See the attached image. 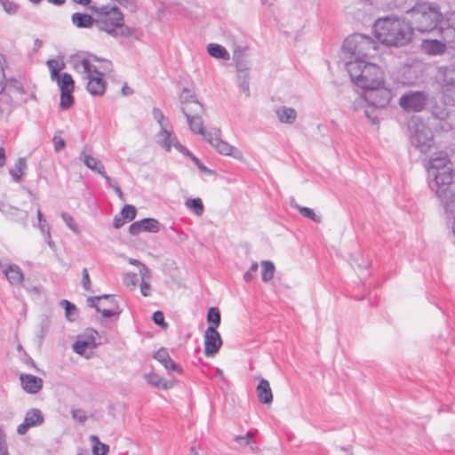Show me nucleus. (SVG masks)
<instances>
[{
  "label": "nucleus",
  "instance_id": "obj_1",
  "mask_svg": "<svg viewBox=\"0 0 455 455\" xmlns=\"http://www.w3.org/2000/svg\"><path fill=\"white\" fill-rule=\"evenodd\" d=\"M429 187L446 212L455 214V174L453 165L443 152H436L428 161Z\"/></svg>",
  "mask_w": 455,
  "mask_h": 455
},
{
  "label": "nucleus",
  "instance_id": "obj_2",
  "mask_svg": "<svg viewBox=\"0 0 455 455\" xmlns=\"http://www.w3.org/2000/svg\"><path fill=\"white\" fill-rule=\"evenodd\" d=\"M70 65L86 83L87 91L95 96H101L106 91V83L102 76L112 69V63L107 60H100L96 56L81 52L70 57Z\"/></svg>",
  "mask_w": 455,
  "mask_h": 455
},
{
  "label": "nucleus",
  "instance_id": "obj_3",
  "mask_svg": "<svg viewBox=\"0 0 455 455\" xmlns=\"http://www.w3.org/2000/svg\"><path fill=\"white\" fill-rule=\"evenodd\" d=\"M374 33L381 44L387 46L402 47L411 41L413 28L403 18L387 16L375 21Z\"/></svg>",
  "mask_w": 455,
  "mask_h": 455
},
{
  "label": "nucleus",
  "instance_id": "obj_4",
  "mask_svg": "<svg viewBox=\"0 0 455 455\" xmlns=\"http://www.w3.org/2000/svg\"><path fill=\"white\" fill-rule=\"evenodd\" d=\"M410 24L419 33H428L435 30L440 24L443 15L438 6L433 3L423 2L416 4L407 12Z\"/></svg>",
  "mask_w": 455,
  "mask_h": 455
},
{
  "label": "nucleus",
  "instance_id": "obj_5",
  "mask_svg": "<svg viewBox=\"0 0 455 455\" xmlns=\"http://www.w3.org/2000/svg\"><path fill=\"white\" fill-rule=\"evenodd\" d=\"M346 68L351 80L362 89L376 86L383 83V72L375 63L366 60H347Z\"/></svg>",
  "mask_w": 455,
  "mask_h": 455
},
{
  "label": "nucleus",
  "instance_id": "obj_6",
  "mask_svg": "<svg viewBox=\"0 0 455 455\" xmlns=\"http://www.w3.org/2000/svg\"><path fill=\"white\" fill-rule=\"evenodd\" d=\"M363 90V99H360L359 100L367 103L364 114L373 124H377L379 118L375 111L376 109L383 108L388 105L392 99L391 91L385 86L384 81L380 83V84L370 86Z\"/></svg>",
  "mask_w": 455,
  "mask_h": 455
},
{
  "label": "nucleus",
  "instance_id": "obj_7",
  "mask_svg": "<svg viewBox=\"0 0 455 455\" xmlns=\"http://www.w3.org/2000/svg\"><path fill=\"white\" fill-rule=\"evenodd\" d=\"M377 51V43L363 34H353L343 44V52L348 54V60L363 61L372 57Z\"/></svg>",
  "mask_w": 455,
  "mask_h": 455
},
{
  "label": "nucleus",
  "instance_id": "obj_8",
  "mask_svg": "<svg viewBox=\"0 0 455 455\" xmlns=\"http://www.w3.org/2000/svg\"><path fill=\"white\" fill-rule=\"evenodd\" d=\"M93 12L96 15L95 27L114 37L117 36V27L124 24V15L120 9L115 5H101L94 7Z\"/></svg>",
  "mask_w": 455,
  "mask_h": 455
},
{
  "label": "nucleus",
  "instance_id": "obj_9",
  "mask_svg": "<svg viewBox=\"0 0 455 455\" xmlns=\"http://www.w3.org/2000/svg\"><path fill=\"white\" fill-rule=\"evenodd\" d=\"M411 144L421 153H427L434 146L431 129L419 117L413 116L408 122Z\"/></svg>",
  "mask_w": 455,
  "mask_h": 455
},
{
  "label": "nucleus",
  "instance_id": "obj_10",
  "mask_svg": "<svg viewBox=\"0 0 455 455\" xmlns=\"http://www.w3.org/2000/svg\"><path fill=\"white\" fill-rule=\"evenodd\" d=\"M156 142L166 152H171L174 148L181 154H188L189 150L182 146L173 132L172 124H164L156 134Z\"/></svg>",
  "mask_w": 455,
  "mask_h": 455
},
{
  "label": "nucleus",
  "instance_id": "obj_11",
  "mask_svg": "<svg viewBox=\"0 0 455 455\" xmlns=\"http://www.w3.org/2000/svg\"><path fill=\"white\" fill-rule=\"evenodd\" d=\"M87 304L91 307H95L105 318L118 315L122 311L115 298L108 294L89 297Z\"/></svg>",
  "mask_w": 455,
  "mask_h": 455
},
{
  "label": "nucleus",
  "instance_id": "obj_12",
  "mask_svg": "<svg viewBox=\"0 0 455 455\" xmlns=\"http://www.w3.org/2000/svg\"><path fill=\"white\" fill-rule=\"evenodd\" d=\"M436 81L443 94L455 95V60L448 65L437 68Z\"/></svg>",
  "mask_w": 455,
  "mask_h": 455
},
{
  "label": "nucleus",
  "instance_id": "obj_13",
  "mask_svg": "<svg viewBox=\"0 0 455 455\" xmlns=\"http://www.w3.org/2000/svg\"><path fill=\"white\" fill-rule=\"evenodd\" d=\"M46 65L51 72V79L55 82L61 92H73L75 87L74 80L70 74H60L62 66L56 60H49Z\"/></svg>",
  "mask_w": 455,
  "mask_h": 455
},
{
  "label": "nucleus",
  "instance_id": "obj_14",
  "mask_svg": "<svg viewBox=\"0 0 455 455\" xmlns=\"http://www.w3.org/2000/svg\"><path fill=\"white\" fill-rule=\"evenodd\" d=\"M427 95L424 92L410 91L399 99V104L405 111L419 112L424 109Z\"/></svg>",
  "mask_w": 455,
  "mask_h": 455
},
{
  "label": "nucleus",
  "instance_id": "obj_15",
  "mask_svg": "<svg viewBox=\"0 0 455 455\" xmlns=\"http://www.w3.org/2000/svg\"><path fill=\"white\" fill-rule=\"evenodd\" d=\"M205 140L221 155L232 156L239 161H242L243 158L241 150L220 139V130H215L212 133H210V135H205Z\"/></svg>",
  "mask_w": 455,
  "mask_h": 455
},
{
  "label": "nucleus",
  "instance_id": "obj_16",
  "mask_svg": "<svg viewBox=\"0 0 455 455\" xmlns=\"http://www.w3.org/2000/svg\"><path fill=\"white\" fill-rule=\"evenodd\" d=\"M204 354L212 356L220 350L222 345L220 334L213 327H208L204 332Z\"/></svg>",
  "mask_w": 455,
  "mask_h": 455
},
{
  "label": "nucleus",
  "instance_id": "obj_17",
  "mask_svg": "<svg viewBox=\"0 0 455 455\" xmlns=\"http://www.w3.org/2000/svg\"><path fill=\"white\" fill-rule=\"evenodd\" d=\"M97 331L92 329H88L83 335L77 338V340L73 344V350L75 353L84 355L87 348H94L96 344Z\"/></svg>",
  "mask_w": 455,
  "mask_h": 455
},
{
  "label": "nucleus",
  "instance_id": "obj_18",
  "mask_svg": "<svg viewBox=\"0 0 455 455\" xmlns=\"http://www.w3.org/2000/svg\"><path fill=\"white\" fill-rule=\"evenodd\" d=\"M439 25L442 39L445 44H455V12L446 14L445 19H442Z\"/></svg>",
  "mask_w": 455,
  "mask_h": 455
},
{
  "label": "nucleus",
  "instance_id": "obj_19",
  "mask_svg": "<svg viewBox=\"0 0 455 455\" xmlns=\"http://www.w3.org/2000/svg\"><path fill=\"white\" fill-rule=\"evenodd\" d=\"M183 114L186 116L189 129L192 132L202 135L204 140H205V135H210V133L213 132H205L204 130V122L202 119V115L204 112L196 113L194 111H189L188 108H184Z\"/></svg>",
  "mask_w": 455,
  "mask_h": 455
},
{
  "label": "nucleus",
  "instance_id": "obj_20",
  "mask_svg": "<svg viewBox=\"0 0 455 455\" xmlns=\"http://www.w3.org/2000/svg\"><path fill=\"white\" fill-rule=\"evenodd\" d=\"M44 416L40 410L30 409L25 415L24 421L17 427V433L20 435H25L30 427H37L43 424Z\"/></svg>",
  "mask_w": 455,
  "mask_h": 455
},
{
  "label": "nucleus",
  "instance_id": "obj_21",
  "mask_svg": "<svg viewBox=\"0 0 455 455\" xmlns=\"http://www.w3.org/2000/svg\"><path fill=\"white\" fill-rule=\"evenodd\" d=\"M80 161L90 170L102 176L107 182H111V178L106 173L103 164L83 149L79 156Z\"/></svg>",
  "mask_w": 455,
  "mask_h": 455
},
{
  "label": "nucleus",
  "instance_id": "obj_22",
  "mask_svg": "<svg viewBox=\"0 0 455 455\" xmlns=\"http://www.w3.org/2000/svg\"><path fill=\"white\" fill-rule=\"evenodd\" d=\"M419 48L426 55L441 56L446 52L447 44L443 39H423Z\"/></svg>",
  "mask_w": 455,
  "mask_h": 455
},
{
  "label": "nucleus",
  "instance_id": "obj_23",
  "mask_svg": "<svg viewBox=\"0 0 455 455\" xmlns=\"http://www.w3.org/2000/svg\"><path fill=\"white\" fill-rule=\"evenodd\" d=\"M180 102L182 113H184V108H188L189 111L196 113L204 112L203 105L196 100V95L188 89H183L180 96Z\"/></svg>",
  "mask_w": 455,
  "mask_h": 455
},
{
  "label": "nucleus",
  "instance_id": "obj_24",
  "mask_svg": "<svg viewBox=\"0 0 455 455\" xmlns=\"http://www.w3.org/2000/svg\"><path fill=\"white\" fill-rule=\"evenodd\" d=\"M0 268L11 284L19 285L22 283L24 275L19 266L15 264H9L5 266L3 262H0Z\"/></svg>",
  "mask_w": 455,
  "mask_h": 455
},
{
  "label": "nucleus",
  "instance_id": "obj_25",
  "mask_svg": "<svg viewBox=\"0 0 455 455\" xmlns=\"http://www.w3.org/2000/svg\"><path fill=\"white\" fill-rule=\"evenodd\" d=\"M153 357L157 360L165 370L171 373L176 371L178 373L181 372L180 367L176 364L173 360L170 357L169 353L165 347H161L158 349L153 355Z\"/></svg>",
  "mask_w": 455,
  "mask_h": 455
},
{
  "label": "nucleus",
  "instance_id": "obj_26",
  "mask_svg": "<svg viewBox=\"0 0 455 455\" xmlns=\"http://www.w3.org/2000/svg\"><path fill=\"white\" fill-rule=\"evenodd\" d=\"M20 379L23 389L29 394H36L43 387V379L31 374H20Z\"/></svg>",
  "mask_w": 455,
  "mask_h": 455
},
{
  "label": "nucleus",
  "instance_id": "obj_27",
  "mask_svg": "<svg viewBox=\"0 0 455 455\" xmlns=\"http://www.w3.org/2000/svg\"><path fill=\"white\" fill-rule=\"evenodd\" d=\"M256 391L260 403L264 404H270L273 402V393L270 384L267 379H259Z\"/></svg>",
  "mask_w": 455,
  "mask_h": 455
},
{
  "label": "nucleus",
  "instance_id": "obj_28",
  "mask_svg": "<svg viewBox=\"0 0 455 455\" xmlns=\"http://www.w3.org/2000/svg\"><path fill=\"white\" fill-rule=\"evenodd\" d=\"M143 377L148 384L164 390L170 389L174 386L173 381L166 380L154 371L145 373Z\"/></svg>",
  "mask_w": 455,
  "mask_h": 455
},
{
  "label": "nucleus",
  "instance_id": "obj_29",
  "mask_svg": "<svg viewBox=\"0 0 455 455\" xmlns=\"http://www.w3.org/2000/svg\"><path fill=\"white\" fill-rule=\"evenodd\" d=\"M371 4H376L378 7L386 10H395L403 8L409 0H367Z\"/></svg>",
  "mask_w": 455,
  "mask_h": 455
},
{
  "label": "nucleus",
  "instance_id": "obj_30",
  "mask_svg": "<svg viewBox=\"0 0 455 455\" xmlns=\"http://www.w3.org/2000/svg\"><path fill=\"white\" fill-rule=\"evenodd\" d=\"M276 115L281 123L292 124L297 118V112L292 108L281 107L276 109Z\"/></svg>",
  "mask_w": 455,
  "mask_h": 455
},
{
  "label": "nucleus",
  "instance_id": "obj_31",
  "mask_svg": "<svg viewBox=\"0 0 455 455\" xmlns=\"http://www.w3.org/2000/svg\"><path fill=\"white\" fill-rule=\"evenodd\" d=\"M207 52L210 56L215 59L228 60L230 59L229 52L226 50L225 47L219 44H209L207 45Z\"/></svg>",
  "mask_w": 455,
  "mask_h": 455
},
{
  "label": "nucleus",
  "instance_id": "obj_32",
  "mask_svg": "<svg viewBox=\"0 0 455 455\" xmlns=\"http://www.w3.org/2000/svg\"><path fill=\"white\" fill-rule=\"evenodd\" d=\"M72 22L77 28H90L95 25V19L89 14L75 12L72 15Z\"/></svg>",
  "mask_w": 455,
  "mask_h": 455
},
{
  "label": "nucleus",
  "instance_id": "obj_33",
  "mask_svg": "<svg viewBox=\"0 0 455 455\" xmlns=\"http://www.w3.org/2000/svg\"><path fill=\"white\" fill-rule=\"evenodd\" d=\"M26 169H27L26 159L23 157L18 158L14 166L12 169H10V171H9L12 180L15 182H19L21 180Z\"/></svg>",
  "mask_w": 455,
  "mask_h": 455
},
{
  "label": "nucleus",
  "instance_id": "obj_34",
  "mask_svg": "<svg viewBox=\"0 0 455 455\" xmlns=\"http://www.w3.org/2000/svg\"><path fill=\"white\" fill-rule=\"evenodd\" d=\"M3 213L13 220H26L28 218L27 212L21 211L7 204L3 207Z\"/></svg>",
  "mask_w": 455,
  "mask_h": 455
},
{
  "label": "nucleus",
  "instance_id": "obj_35",
  "mask_svg": "<svg viewBox=\"0 0 455 455\" xmlns=\"http://www.w3.org/2000/svg\"><path fill=\"white\" fill-rule=\"evenodd\" d=\"M291 205L297 209L299 213L301 215H303L305 218H307V219H310L312 220L313 221L316 222V223H319L321 222L322 220V218L321 216L319 215H316L315 213V212L311 209V208H308V207H305V206H300L295 201L294 199L291 200Z\"/></svg>",
  "mask_w": 455,
  "mask_h": 455
},
{
  "label": "nucleus",
  "instance_id": "obj_36",
  "mask_svg": "<svg viewBox=\"0 0 455 455\" xmlns=\"http://www.w3.org/2000/svg\"><path fill=\"white\" fill-rule=\"evenodd\" d=\"M90 441L92 444L93 455H107L109 447L107 444L101 443L97 435H90Z\"/></svg>",
  "mask_w": 455,
  "mask_h": 455
},
{
  "label": "nucleus",
  "instance_id": "obj_37",
  "mask_svg": "<svg viewBox=\"0 0 455 455\" xmlns=\"http://www.w3.org/2000/svg\"><path fill=\"white\" fill-rule=\"evenodd\" d=\"M261 267H262V271H261L262 281L265 283H267L274 277V274H275V265L273 262H271L269 260H263L261 262Z\"/></svg>",
  "mask_w": 455,
  "mask_h": 455
},
{
  "label": "nucleus",
  "instance_id": "obj_38",
  "mask_svg": "<svg viewBox=\"0 0 455 455\" xmlns=\"http://www.w3.org/2000/svg\"><path fill=\"white\" fill-rule=\"evenodd\" d=\"M187 208L192 210L196 216L203 215L204 207L200 198L188 199L185 203Z\"/></svg>",
  "mask_w": 455,
  "mask_h": 455
},
{
  "label": "nucleus",
  "instance_id": "obj_39",
  "mask_svg": "<svg viewBox=\"0 0 455 455\" xmlns=\"http://www.w3.org/2000/svg\"><path fill=\"white\" fill-rule=\"evenodd\" d=\"M207 321L211 324L209 327H213L216 330L220 324V313L218 308L211 307L207 314Z\"/></svg>",
  "mask_w": 455,
  "mask_h": 455
},
{
  "label": "nucleus",
  "instance_id": "obj_40",
  "mask_svg": "<svg viewBox=\"0 0 455 455\" xmlns=\"http://www.w3.org/2000/svg\"><path fill=\"white\" fill-rule=\"evenodd\" d=\"M239 91L245 95L246 98L250 96V84L248 73L244 75H238Z\"/></svg>",
  "mask_w": 455,
  "mask_h": 455
},
{
  "label": "nucleus",
  "instance_id": "obj_41",
  "mask_svg": "<svg viewBox=\"0 0 455 455\" xmlns=\"http://www.w3.org/2000/svg\"><path fill=\"white\" fill-rule=\"evenodd\" d=\"M143 231L156 233L159 231V222L151 218L143 219Z\"/></svg>",
  "mask_w": 455,
  "mask_h": 455
},
{
  "label": "nucleus",
  "instance_id": "obj_42",
  "mask_svg": "<svg viewBox=\"0 0 455 455\" xmlns=\"http://www.w3.org/2000/svg\"><path fill=\"white\" fill-rule=\"evenodd\" d=\"M73 92H61L60 93V108L62 109L69 108L73 102L74 98L72 96Z\"/></svg>",
  "mask_w": 455,
  "mask_h": 455
},
{
  "label": "nucleus",
  "instance_id": "obj_43",
  "mask_svg": "<svg viewBox=\"0 0 455 455\" xmlns=\"http://www.w3.org/2000/svg\"><path fill=\"white\" fill-rule=\"evenodd\" d=\"M136 208L133 205L126 204L122 211L120 212V215L125 220H132L136 217Z\"/></svg>",
  "mask_w": 455,
  "mask_h": 455
},
{
  "label": "nucleus",
  "instance_id": "obj_44",
  "mask_svg": "<svg viewBox=\"0 0 455 455\" xmlns=\"http://www.w3.org/2000/svg\"><path fill=\"white\" fill-rule=\"evenodd\" d=\"M152 114H153V117L154 119L157 122V124H159V127L160 129H162V127L164 126V124H172L169 120H167L164 115V113L162 112V110L158 108H153V111H152Z\"/></svg>",
  "mask_w": 455,
  "mask_h": 455
},
{
  "label": "nucleus",
  "instance_id": "obj_45",
  "mask_svg": "<svg viewBox=\"0 0 455 455\" xmlns=\"http://www.w3.org/2000/svg\"><path fill=\"white\" fill-rule=\"evenodd\" d=\"M60 304L65 307L66 317L68 318V320H74L73 315L76 313V306L67 299H62Z\"/></svg>",
  "mask_w": 455,
  "mask_h": 455
},
{
  "label": "nucleus",
  "instance_id": "obj_46",
  "mask_svg": "<svg viewBox=\"0 0 455 455\" xmlns=\"http://www.w3.org/2000/svg\"><path fill=\"white\" fill-rule=\"evenodd\" d=\"M0 4L8 14H14L19 9L18 4L11 0H0Z\"/></svg>",
  "mask_w": 455,
  "mask_h": 455
},
{
  "label": "nucleus",
  "instance_id": "obj_47",
  "mask_svg": "<svg viewBox=\"0 0 455 455\" xmlns=\"http://www.w3.org/2000/svg\"><path fill=\"white\" fill-rule=\"evenodd\" d=\"M61 218H62L63 221L66 223V225L72 231H74L75 233H79L78 226L76 224L75 220L71 215H69L66 212H63V213H61Z\"/></svg>",
  "mask_w": 455,
  "mask_h": 455
},
{
  "label": "nucleus",
  "instance_id": "obj_48",
  "mask_svg": "<svg viewBox=\"0 0 455 455\" xmlns=\"http://www.w3.org/2000/svg\"><path fill=\"white\" fill-rule=\"evenodd\" d=\"M153 321L156 325L161 326L163 329H166L168 326L164 321V314L161 311H156L153 314Z\"/></svg>",
  "mask_w": 455,
  "mask_h": 455
},
{
  "label": "nucleus",
  "instance_id": "obj_49",
  "mask_svg": "<svg viewBox=\"0 0 455 455\" xmlns=\"http://www.w3.org/2000/svg\"><path fill=\"white\" fill-rule=\"evenodd\" d=\"M191 158V160L196 164L198 169L204 173H211L212 171L208 169L196 156H195L190 151L188 154H184Z\"/></svg>",
  "mask_w": 455,
  "mask_h": 455
},
{
  "label": "nucleus",
  "instance_id": "obj_50",
  "mask_svg": "<svg viewBox=\"0 0 455 455\" xmlns=\"http://www.w3.org/2000/svg\"><path fill=\"white\" fill-rule=\"evenodd\" d=\"M259 265L257 262H253L249 270L244 274L243 279L245 282H251L254 278V274L257 272Z\"/></svg>",
  "mask_w": 455,
  "mask_h": 455
},
{
  "label": "nucleus",
  "instance_id": "obj_51",
  "mask_svg": "<svg viewBox=\"0 0 455 455\" xmlns=\"http://www.w3.org/2000/svg\"><path fill=\"white\" fill-rule=\"evenodd\" d=\"M83 278H82V286L85 291H91L92 288V283L89 276V273L87 268H84L82 271Z\"/></svg>",
  "mask_w": 455,
  "mask_h": 455
},
{
  "label": "nucleus",
  "instance_id": "obj_52",
  "mask_svg": "<svg viewBox=\"0 0 455 455\" xmlns=\"http://www.w3.org/2000/svg\"><path fill=\"white\" fill-rule=\"evenodd\" d=\"M36 216H37V223L36 224L34 223L33 224L34 227L38 228L40 232L42 231L43 226L45 228H49V226L46 222V220L44 219L40 208L37 209Z\"/></svg>",
  "mask_w": 455,
  "mask_h": 455
},
{
  "label": "nucleus",
  "instance_id": "obj_53",
  "mask_svg": "<svg viewBox=\"0 0 455 455\" xmlns=\"http://www.w3.org/2000/svg\"><path fill=\"white\" fill-rule=\"evenodd\" d=\"M142 226L143 220L133 222L129 228L130 234L133 235L140 234L141 231H143Z\"/></svg>",
  "mask_w": 455,
  "mask_h": 455
},
{
  "label": "nucleus",
  "instance_id": "obj_54",
  "mask_svg": "<svg viewBox=\"0 0 455 455\" xmlns=\"http://www.w3.org/2000/svg\"><path fill=\"white\" fill-rule=\"evenodd\" d=\"M72 417L75 420L84 423L86 419V414L82 409H76L72 411Z\"/></svg>",
  "mask_w": 455,
  "mask_h": 455
},
{
  "label": "nucleus",
  "instance_id": "obj_55",
  "mask_svg": "<svg viewBox=\"0 0 455 455\" xmlns=\"http://www.w3.org/2000/svg\"><path fill=\"white\" fill-rule=\"evenodd\" d=\"M0 455H8V449L5 443V435L0 427Z\"/></svg>",
  "mask_w": 455,
  "mask_h": 455
},
{
  "label": "nucleus",
  "instance_id": "obj_56",
  "mask_svg": "<svg viewBox=\"0 0 455 455\" xmlns=\"http://www.w3.org/2000/svg\"><path fill=\"white\" fill-rule=\"evenodd\" d=\"M3 60L4 57L0 53V93L4 91L5 86V76L4 72Z\"/></svg>",
  "mask_w": 455,
  "mask_h": 455
},
{
  "label": "nucleus",
  "instance_id": "obj_57",
  "mask_svg": "<svg viewBox=\"0 0 455 455\" xmlns=\"http://www.w3.org/2000/svg\"><path fill=\"white\" fill-rule=\"evenodd\" d=\"M140 275L141 276V281H147L150 278V275H151V273H150V269L144 264H142L140 267Z\"/></svg>",
  "mask_w": 455,
  "mask_h": 455
},
{
  "label": "nucleus",
  "instance_id": "obj_58",
  "mask_svg": "<svg viewBox=\"0 0 455 455\" xmlns=\"http://www.w3.org/2000/svg\"><path fill=\"white\" fill-rule=\"evenodd\" d=\"M53 141H54V149L56 152L60 151L66 145L65 140L60 137L55 136L53 138Z\"/></svg>",
  "mask_w": 455,
  "mask_h": 455
},
{
  "label": "nucleus",
  "instance_id": "obj_59",
  "mask_svg": "<svg viewBox=\"0 0 455 455\" xmlns=\"http://www.w3.org/2000/svg\"><path fill=\"white\" fill-rule=\"evenodd\" d=\"M150 285L147 281H141L140 292L143 296L148 297L150 295Z\"/></svg>",
  "mask_w": 455,
  "mask_h": 455
},
{
  "label": "nucleus",
  "instance_id": "obj_60",
  "mask_svg": "<svg viewBox=\"0 0 455 455\" xmlns=\"http://www.w3.org/2000/svg\"><path fill=\"white\" fill-rule=\"evenodd\" d=\"M112 188L113 189L115 190V192L116 193L117 196L122 200V201H124V194L120 188V187L116 183V182H113V180H111V182H108Z\"/></svg>",
  "mask_w": 455,
  "mask_h": 455
},
{
  "label": "nucleus",
  "instance_id": "obj_61",
  "mask_svg": "<svg viewBox=\"0 0 455 455\" xmlns=\"http://www.w3.org/2000/svg\"><path fill=\"white\" fill-rule=\"evenodd\" d=\"M125 220L119 214L114 218L113 226L115 228H120L124 223Z\"/></svg>",
  "mask_w": 455,
  "mask_h": 455
},
{
  "label": "nucleus",
  "instance_id": "obj_62",
  "mask_svg": "<svg viewBox=\"0 0 455 455\" xmlns=\"http://www.w3.org/2000/svg\"><path fill=\"white\" fill-rule=\"evenodd\" d=\"M41 234L44 237V240H45L46 243H49V242L52 241V238H51L50 228H45V227L43 226Z\"/></svg>",
  "mask_w": 455,
  "mask_h": 455
},
{
  "label": "nucleus",
  "instance_id": "obj_63",
  "mask_svg": "<svg viewBox=\"0 0 455 455\" xmlns=\"http://www.w3.org/2000/svg\"><path fill=\"white\" fill-rule=\"evenodd\" d=\"M41 234L44 237V240H45L46 243H49V242L52 241V238H51L50 228H45V227L43 226Z\"/></svg>",
  "mask_w": 455,
  "mask_h": 455
},
{
  "label": "nucleus",
  "instance_id": "obj_64",
  "mask_svg": "<svg viewBox=\"0 0 455 455\" xmlns=\"http://www.w3.org/2000/svg\"><path fill=\"white\" fill-rule=\"evenodd\" d=\"M117 28H120V35L123 36H125V37H128L132 35V32H131V29L124 26V23L120 26V27H117Z\"/></svg>",
  "mask_w": 455,
  "mask_h": 455
}]
</instances>
